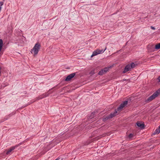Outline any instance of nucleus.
Returning <instances> with one entry per match:
<instances>
[{"mask_svg":"<svg viewBox=\"0 0 160 160\" xmlns=\"http://www.w3.org/2000/svg\"><path fill=\"white\" fill-rule=\"evenodd\" d=\"M137 64H135L133 62H132L127 65L124 68L123 71V73H125L131 70L132 69L135 68Z\"/></svg>","mask_w":160,"mask_h":160,"instance_id":"nucleus-1","label":"nucleus"},{"mask_svg":"<svg viewBox=\"0 0 160 160\" xmlns=\"http://www.w3.org/2000/svg\"><path fill=\"white\" fill-rule=\"evenodd\" d=\"M40 45L39 43H37L31 50L33 52L34 55L38 54L39 50L40 49Z\"/></svg>","mask_w":160,"mask_h":160,"instance_id":"nucleus-2","label":"nucleus"},{"mask_svg":"<svg viewBox=\"0 0 160 160\" xmlns=\"http://www.w3.org/2000/svg\"><path fill=\"white\" fill-rule=\"evenodd\" d=\"M106 47L105 48V49H97L96 50L94 51L92 53V55H91V57H92L93 56H96L98 54H100L103 53L104 51L106 50Z\"/></svg>","mask_w":160,"mask_h":160,"instance_id":"nucleus-3","label":"nucleus"},{"mask_svg":"<svg viewBox=\"0 0 160 160\" xmlns=\"http://www.w3.org/2000/svg\"><path fill=\"white\" fill-rule=\"evenodd\" d=\"M128 104V101H125L121 103L120 106L117 108V111L119 112L121 111L122 108Z\"/></svg>","mask_w":160,"mask_h":160,"instance_id":"nucleus-4","label":"nucleus"},{"mask_svg":"<svg viewBox=\"0 0 160 160\" xmlns=\"http://www.w3.org/2000/svg\"><path fill=\"white\" fill-rule=\"evenodd\" d=\"M160 94V89H158L151 96V100L155 99L158 95Z\"/></svg>","mask_w":160,"mask_h":160,"instance_id":"nucleus-5","label":"nucleus"},{"mask_svg":"<svg viewBox=\"0 0 160 160\" xmlns=\"http://www.w3.org/2000/svg\"><path fill=\"white\" fill-rule=\"evenodd\" d=\"M75 75V73H73L70 74L67 76L65 79V81H70L72 78L74 77Z\"/></svg>","mask_w":160,"mask_h":160,"instance_id":"nucleus-6","label":"nucleus"},{"mask_svg":"<svg viewBox=\"0 0 160 160\" xmlns=\"http://www.w3.org/2000/svg\"><path fill=\"white\" fill-rule=\"evenodd\" d=\"M21 144V143H19L17 145H16L15 146L12 147L11 148H10L7 152L6 154H9L10 152H11L14 149L16 148L18 146L20 145Z\"/></svg>","mask_w":160,"mask_h":160,"instance_id":"nucleus-7","label":"nucleus"},{"mask_svg":"<svg viewBox=\"0 0 160 160\" xmlns=\"http://www.w3.org/2000/svg\"><path fill=\"white\" fill-rule=\"evenodd\" d=\"M137 125L138 127L142 129L143 128L144 126V124L143 123L139 122H137Z\"/></svg>","mask_w":160,"mask_h":160,"instance_id":"nucleus-8","label":"nucleus"},{"mask_svg":"<svg viewBox=\"0 0 160 160\" xmlns=\"http://www.w3.org/2000/svg\"><path fill=\"white\" fill-rule=\"evenodd\" d=\"M117 113V110H115L114 112L111 113L108 116L110 118H112L116 115Z\"/></svg>","mask_w":160,"mask_h":160,"instance_id":"nucleus-9","label":"nucleus"},{"mask_svg":"<svg viewBox=\"0 0 160 160\" xmlns=\"http://www.w3.org/2000/svg\"><path fill=\"white\" fill-rule=\"evenodd\" d=\"M160 132V125L158 127V128L156 129L154 132L153 134V135L155 134H158Z\"/></svg>","mask_w":160,"mask_h":160,"instance_id":"nucleus-10","label":"nucleus"},{"mask_svg":"<svg viewBox=\"0 0 160 160\" xmlns=\"http://www.w3.org/2000/svg\"><path fill=\"white\" fill-rule=\"evenodd\" d=\"M3 45V41L2 39H0V52L2 48Z\"/></svg>","mask_w":160,"mask_h":160,"instance_id":"nucleus-11","label":"nucleus"},{"mask_svg":"<svg viewBox=\"0 0 160 160\" xmlns=\"http://www.w3.org/2000/svg\"><path fill=\"white\" fill-rule=\"evenodd\" d=\"M105 72H104V69H102L100 71L98 72V74L99 75H102L103 74L105 73Z\"/></svg>","mask_w":160,"mask_h":160,"instance_id":"nucleus-12","label":"nucleus"},{"mask_svg":"<svg viewBox=\"0 0 160 160\" xmlns=\"http://www.w3.org/2000/svg\"><path fill=\"white\" fill-rule=\"evenodd\" d=\"M155 48L157 49H160V43L156 44L155 45Z\"/></svg>","mask_w":160,"mask_h":160,"instance_id":"nucleus-13","label":"nucleus"},{"mask_svg":"<svg viewBox=\"0 0 160 160\" xmlns=\"http://www.w3.org/2000/svg\"><path fill=\"white\" fill-rule=\"evenodd\" d=\"M110 117H109V116H107L105 118H103V121H106V120H108V119H110Z\"/></svg>","mask_w":160,"mask_h":160,"instance_id":"nucleus-14","label":"nucleus"},{"mask_svg":"<svg viewBox=\"0 0 160 160\" xmlns=\"http://www.w3.org/2000/svg\"><path fill=\"white\" fill-rule=\"evenodd\" d=\"M109 69V67H106L105 68H104L103 69H104V72H105V73H106L108 71Z\"/></svg>","mask_w":160,"mask_h":160,"instance_id":"nucleus-15","label":"nucleus"},{"mask_svg":"<svg viewBox=\"0 0 160 160\" xmlns=\"http://www.w3.org/2000/svg\"><path fill=\"white\" fill-rule=\"evenodd\" d=\"M133 136V134L131 133L128 136V137H129V138H132Z\"/></svg>","mask_w":160,"mask_h":160,"instance_id":"nucleus-16","label":"nucleus"},{"mask_svg":"<svg viewBox=\"0 0 160 160\" xmlns=\"http://www.w3.org/2000/svg\"><path fill=\"white\" fill-rule=\"evenodd\" d=\"M151 28H152V29H153V30H155V28L154 27H151Z\"/></svg>","mask_w":160,"mask_h":160,"instance_id":"nucleus-17","label":"nucleus"},{"mask_svg":"<svg viewBox=\"0 0 160 160\" xmlns=\"http://www.w3.org/2000/svg\"><path fill=\"white\" fill-rule=\"evenodd\" d=\"M158 82H160V76H159L158 78Z\"/></svg>","mask_w":160,"mask_h":160,"instance_id":"nucleus-18","label":"nucleus"},{"mask_svg":"<svg viewBox=\"0 0 160 160\" xmlns=\"http://www.w3.org/2000/svg\"><path fill=\"white\" fill-rule=\"evenodd\" d=\"M44 97H46V96H44ZM44 97H44H40L38 99H42V98H43Z\"/></svg>","mask_w":160,"mask_h":160,"instance_id":"nucleus-19","label":"nucleus"},{"mask_svg":"<svg viewBox=\"0 0 160 160\" xmlns=\"http://www.w3.org/2000/svg\"><path fill=\"white\" fill-rule=\"evenodd\" d=\"M150 100V97H148V98L147 100H148V101H149V100Z\"/></svg>","mask_w":160,"mask_h":160,"instance_id":"nucleus-20","label":"nucleus"},{"mask_svg":"<svg viewBox=\"0 0 160 160\" xmlns=\"http://www.w3.org/2000/svg\"><path fill=\"white\" fill-rule=\"evenodd\" d=\"M1 68L0 67V74H1Z\"/></svg>","mask_w":160,"mask_h":160,"instance_id":"nucleus-21","label":"nucleus"},{"mask_svg":"<svg viewBox=\"0 0 160 160\" xmlns=\"http://www.w3.org/2000/svg\"><path fill=\"white\" fill-rule=\"evenodd\" d=\"M94 114L93 112L91 114V115L92 116L94 115Z\"/></svg>","mask_w":160,"mask_h":160,"instance_id":"nucleus-22","label":"nucleus"}]
</instances>
